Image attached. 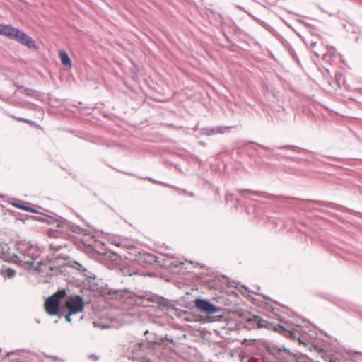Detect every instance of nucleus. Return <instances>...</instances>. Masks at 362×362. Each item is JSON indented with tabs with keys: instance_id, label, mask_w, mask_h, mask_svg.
I'll return each instance as SVG.
<instances>
[{
	"instance_id": "f257e3e1",
	"label": "nucleus",
	"mask_w": 362,
	"mask_h": 362,
	"mask_svg": "<svg viewBox=\"0 0 362 362\" xmlns=\"http://www.w3.org/2000/svg\"><path fill=\"white\" fill-rule=\"evenodd\" d=\"M18 253L14 255L15 261L27 264L29 267L36 270L37 261L41 252L40 248L25 240L21 241L17 244Z\"/></svg>"
},
{
	"instance_id": "f03ea898",
	"label": "nucleus",
	"mask_w": 362,
	"mask_h": 362,
	"mask_svg": "<svg viewBox=\"0 0 362 362\" xmlns=\"http://www.w3.org/2000/svg\"><path fill=\"white\" fill-rule=\"evenodd\" d=\"M0 35L16 40L29 49H36L37 48L35 42L31 37L27 35L24 32L11 25L0 24Z\"/></svg>"
},
{
	"instance_id": "7ed1b4c3",
	"label": "nucleus",
	"mask_w": 362,
	"mask_h": 362,
	"mask_svg": "<svg viewBox=\"0 0 362 362\" xmlns=\"http://www.w3.org/2000/svg\"><path fill=\"white\" fill-rule=\"evenodd\" d=\"M64 264V259L58 256L52 255L47 260L40 259L36 265V271L45 273L47 275H52V272L56 274L61 272L60 267Z\"/></svg>"
},
{
	"instance_id": "20e7f679",
	"label": "nucleus",
	"mask_w": 362,
	"mask_h": 362,
	"mask_svg": "<svg viewBox=\"0 0 362 362\" xmlns=\"http://www.w3.org/2000/svg\"><path fill=\"white\" fill-rule=\"evenodd\" d=\"M66 306L68 309L65 315L66 322H71V316L83 310L84 303L82 298L79 295L70 296L66 301Z\"/></svg>"
},
{
	"instance_id": "39448f33",
	"label": "nucleus",
	"mask_w": 362,
	"mask_h": 362,
	"mask_svg": "<svg viewBox=\"0 0 362 362\" xmlns=\"http://www.w3.org/2000/svg\"><path fill=\"white\" fill-rule=\"evenodd\" d=\"M64 295V291L59 297L57 294L49 296L45 303V308L46 312L50 315H57L59 306V299Z\"/></svg>"
},
{
	"instance_id": "423d86ee",
	"label": "nucleus",
	"mask_w": 362,
	"mask_h": 362,
	"mask_svg": "<svg viewBox=\"0 0 362 362\" xmlns=\"http://www.w3.org/2000/svg\"><path fill=\"white\" fill-rule=\"evenodd\" d=\"M195 307L202 313L212 315L218 312V308L209 300L197 298L195 300Z\"/></svg>"
},
{
	"instance_id": "0eeeda50",
	"label": "nucleus",
	"mask_w": 362,
	"mask_h": 362,
	"mask_svg": "<svg viewBox=\"0 0 362 362\" xmlns=\"http://www.w3.org/2000/svg\"><path fill=\"white\" fill-rule=\"evenodd\" d=\"M250 324L257 328H266L275 332L278 331V325L276 326L272 323L268 322L258 316H255L253 319H250Z\"/></svg>"
},
{
	"instance_id": "6e6552de",
	"label": "nucleus",
	"mask_w": 362,
	"mask_h": 362,
	"mask_svg": "<svg viewBox=\"0 0 362 362\" xmlns=\"http://www.w3.org/2000/svg\"><path fill=\"white\" fill-rule=\"evenodd\" d=\"M146 300L155 303L160 310H165L170 306V301L167 299L163 298L157 295L152 293L146 296Z\"/></svg>"
},
{
	"instance_id": "1a4fd4ad",
	"label": "nucleus",
	"mask_w": 362,
	"mask_h": 362,
	"mask_svg": "<svg viewBox=\"0 0 362 362\" xmlns=\"http://www.w3.org/2000/svg\"><path fill=\"white\" fill-rule=\"evenodd\" d=\"M277 332L292 339H298V340L300 342V338L298 337L297 332L296 330H286L282 326L278 325Z\"/></svg>"
},
{
	"instance_id": "9d476101",
	"label": "nucleus",
	"mask_w": 362,
	"mask_h": 362,
	"mask_svg": "<svg viewBox=\"0 0 362 362\" xmlns=\"http://www.w3.org/2000/svg\"><path fill=\"white\" fill-rule=\"evenodd\" d=\"M59 57L61 59V62L64 66H68L69 69L71 68L72 65L71 59L65 52L60 51Z\"/></svg>"
},
{
	"instance_id": "9b49d317",
	"label": "nucleus",
	"mask_w": 362,
	"mask_h": 362,
	"mask_svg": "<svg viewBox=\"0 0 362 362\" xmlns=\"http://www.w3.org/2000/svg\"><path fill=\"white\" fill-rule=\"evenodd\" d=\"M0 274L4 279H12L16 275V271L8 267L2 268Z\"/></svg>"
},
{
	"instance_id": "f8f14e48",
	"label": "nucleus",
	"mask_w": 362,
	"mask_h": 362,
	"mask_svg": "<svg viewBox=\"0 0 362 362\" xmlns=\"http://www.w3.org/2000/svg\"><path fill=\"white\" fill-rule=\"evenodd\" d=\"M103 259H109L110 260H111L112 262L109 264H107V267L110 269H112L114 268V262H116L119 259V257L115 253H109V254H105Z\"/></svg>"
},
{
	"instance_id": "ddd939ff",
	"label": "nucleus",
	"mask_w": 362,
	"mask_h": 362,
	"mask_svg": "<svg viewBox=\"0 0 362 362\" xmlns=\"http://www.w3.org/2000/svg\"><path fill=\"white\" fill-rule=\"evenodd\" d=\"M12 204L15 207L22 209V210H24V211H30V212H33V213L37 212V210L33 209L30 206H28L25 205L24 202H21V201L14 202L12 203Z\"/></svg>"
},
{
	"instance_id": "4468645a",
	"label": "nucleus",
	"mask_w": 362,
	"mask_h": 362,
	"mask_svg": "<svg viewBox=\"0 0 362 362\" xmlns=\"http://www.w3.org/2000/svg\"><path fill=\"white\" fill-rule=\"evenodd\" d=\"M0 257L5 259L9 257V247L4 243H0Z\"/></svg>"
},
{
	"instance_id": "2eb2a0df",
	"label": "nucleus",
	"mask_w": 362,
	"mask_h": 362,
	"mask_svg": "<svg viewBox=\"0 0 362 362\" xmlns=\"http://www.w3.org/2000/svg\"><path fill=\"white\" fill-rule=\"evenodd\" d=\"M119 271L124 276H132L134 274H138V272L136 269H131L128 267H123L120 268Z\"/></svg>"
},
{
	"instance_id": "dca6fc26",
	"label": "nucleus",
	"mask_w": 362,
	"mask_h": 362,
	"mask_svg": "<svg viewBox=\"0 0 362 362\" xmlns=\"http://www.w3.org/2000/svg\"><path fill=\"white\" fill-rule=\"evenodd\" d=\"M115 160H112L111 163H107L110 168L115 169L118 172H121L122 173L129 174L127 171L125 170L124 168H122L118 163H117Z\"/></svg>"
},
{
	"instance_id": "f3484780",
	"label": "nucleus",
	"mask_w": 362,
	"mask_h": 362,
	"mask_svg": "<svg viewBox=\"0 0 362 362\" xmlns=\"http://www.w3.org/2000/svg\"><path fill=\"white\" fill-rule=\"evenodd\" d=\"M141 348V344H139V343L135 344L132 346V351L135 354H139Z\"/></svg>"
},
{
	"instance_id": "a211bd4d",
	"label": "nucleus",
	"mask_w": 362,
	"mask_h": 362,
	"mask_svg": "<svg viewBox=\"0 0 362 362\" xmlns=\"http://www.w3.org/2000/svg\"><path fill=\"white\" fill-rule=\"evenodd\" d=\"M183 262H180V264H177V262H172L170 264H165V266H172L174 267H179L182 266Z\"/></svg>"
},
{
	"instance_id": "6ab92c4d",
	"label": "nucleus",
	"mask_w": 362,
	"mask_h": 362,
	"mask_svg": "<svg viewBox=\"0 0 362 362\" xmlns=\"http://www.w3.org/2000/svg\"><path fill=\"white\" fill-rule=\"evenodd\" d=\"M74 264H75V268L78 270H80V271H86V269H83V267L81 264L78 263V262H74Z\"/></svg>"
},
{
	"instance_id": "aec40b11",
	"label": "nucleus",
	"mask_w": 362,
	"mask_h": 362,
	"mask_svg": "<svg viewBox=\"0 0 362 362\" xmlns=\"http://www.w3.org/2000/svg\"><path fill=\"white\" fill-rule=\"evenodd\" d=\"M89 358L93 361H97L98 359V356L95 354H90Z\"/></svg>"
},
{
	"instance_id": "412c9836",
	"label": "nucleus",
	"mask_w": 362,
	"mask_h": 362,
	"mask_svg": "<svg viewBox=\"0 0 362 362\" xmlns=\"http://www.w3.org/2000/svg\"><path fill=\"white\" fill-rule=\"evenodd\" d=\"M65 224H66V223H65V221L64 220V221H62L59 223L58 226H59V227H60V228H61V227H62V228H64V225H65Z\"/></svg>"
},
{
	"instance_id": "4be33fe9",
	"label": "nucleus",
	"mask_w": 362,
	"mask_h": 362,
	"mask_svg": "<svg viewBox=\"0 0 362 362\" xmlns=\"http://www.w3.org/2000/svg\"><path fill=\"white\" fill-rule=\"evenodd\" d=\"M171 165H175V167L176 168H177L180 171H182V169H180V168H179V165L175 164V163H171Z\"/></svg>"
},
{
	"instance_id": "5701e85b",
	"label": "nucleus",
	"mask_w": 362,
	"mask_h": 362,
	"mask_svg": "<svg viewBox=\"0 0 362 362\" xmlns=\"http://www.w3.org/2000/svg\"><path fill=\"white\" fill-rule=\"evenodd\" d=\"M112 243L117 247L120 246V243L119 242L114 241L112 242Z\"/></svg>"
},
{
	"instance_id": "b1692460",
	"label": "nucleus",
	"mask_w": 362,
	"mask_h": 362,
	"mask_svg": "<svg viewBox=\"0 0 362 362\" xmlns=\"http://www.w3.org/2000/svg\"><path fill=\"white\" fill-rule=\"evenodd\" d=\"M188 195H189V197H194V194H193L192 192H189V193H188Z\"/></svg>"
},
{
	"instance_id": "393cba45",
	"label": "nucleus",
	"mask_w": 362,
	"mask_h": 362,
	"mask_svg": "<svg viewBox=\"0 0 362 362\" xmlns=\"http://www.w3.org/2000/svg\"><path fill=\"white\" fill-rule=\"evenodd\" d=\"M150 258H151L150 261L153 260V259H157L156 257H154L153 256H150Z\"/></svg>"
},
{
	"instance_id": "a878e982",
	"label": "nucleus",
	"mask_w": 362,
	"mask_h": 362,
	"mask_svg": "<svg viewBox=\"0 0 362 362\" xmlns=\"http://www.w3.org/2000/svg\"><path fill=\"white\" fill-rule=\"evenodd\" d=\"M149 180H151L152 182H155V183H157V182H158L156 180H152V179H151V178H149Z\"/></svg>"
},
{
	"instance_id": "bb28decb",
	"label": "nucleus",
	"mask_w": 362,
	"mask_h": 362,
	"mask_svg": "<svg viewBox=\"0 0 362 362\" xmlns=\"http://www.w3.org/2000/svg\"><path fill=\"white\" fill-rule=\"evenodd\" d=\"M163 185H165V186H168V187H171V186H170V185H168V184H163Z\"/></svg>"
}]
</instances>
